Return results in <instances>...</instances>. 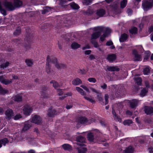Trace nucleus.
Wrapping results in <instances>:
<instances>
[{"label":"nucleus","mask_w":153,"mask_h":153,"mask_svg":"<svg viewBox=\"0 0 153 153\" xmlns=\"http://www.w3.org/2000/svg\"><path fill=\"white\" fill-rule=\"evenodd\" d=\"M142 6L144 11H148L152 7L153 0H146L143 1Z\"/></svg>","instance_id":"f257e3e1"},{"label":"nucleus","mask_w":153,"mask_h":153,"mask_svg":"<svg viewBox=\"0 0 153 153\" xmlns=\"http://www.w3.org/2000/svg\"><path fill=\"white\" fill-rule=\"evenodd\" d=\"M32 126V124L31 121L28 120L25 122L24 123V127L22 129L21 132L23 133L28 130Z\"/></svg>","instance_id":"f03ea898"},{"label":"nucleus","mask_w":153,"mask_h":153,"mask_svg":"<svg viewBox=\"0 0 153 153\" xmlns=\"http://www.w3.org/2000/svg\"><path fill=\"white\" fill-rule=\"evenodd\" d=\"M85 138L81 136H79L76 137V140L77 142L76 144L81 146H85L83 144L85 142Z\"/></svg>","instance_id":"7ed1b4c3"},{"label":"nucleus","mask_w":153,"mask_h":153,"mask_svg":"<svg viewBox=\"0 0 153 153\" xmlns=\"http://www.w3.org/2000/svg\"><path fill=\"white\" fill-rule=\"evenodd\" d=\"M99 27L95 28V32L91 35V39H95L98 38L102 32L99 30Z\"/></svg>","instance_id":"20e7f679"},{"label":"nucleus","mask_w":153,"mask_h":153,"mask_svg":"<svg viewBox=\"0 0 153 153\" xmlns=\"http://www.w3.org/2000/svg\"><path fill=\"white\" fill-rule=\"evenodd\" d=\"M32 111V108L28 105H25L23 107V113L25 115H29Z\"/></svg>","instance_id":"39448f33"},{"label":"nucleus","mask_w":153,"mask_h":153,"mask_svg":"<svg viewBox=\"0 0 153 153\" xmlns=\"http://www.w3.org/2000/svg\"><path fill=\"white\" fill-rule=\"evenodd\" d=\"M3 5L9 11H13L15 9L14 6L11 2L5 1L3 3Z\"/></svg>","instance_id":"423d86ee"},{"label":"nucleus","mask_w":153,"mask_h":153,"mask_svg":"<svg viewBox=\"0 0 153 153\" xmlns=\"http://www.w3.org/2000/svg\"><path fill=\"white\" fill-rule=\"evenodd\" d=\"M31 122V123H33L35 124H40L42 123V119L38 115H36L32 118Z\"/></svg>","instance_id":"0eeeda50"},{"label":"nucleus","mask_w":153,"mask_h":153,"mask_svg":"<svg viewBox=\"0 0 153 153\" xmlns=\"http://www.w3.org/2000/svg\"><path fill=\"white\" fill-rule=\"evenodd\" d=\"M143 111L147 115H153V108L152 107L145 106L144 107Z\"/></svg>","instance_id":"6e6552de"},{"label":"nucleus","mask_w":153,"mask_h":153,"mask_svg":"<svg viewBox=\"0 0 153 153\" xmlns=\"http://www.w3.org/2000/svg\"><path fill=\"white\" fill-rule=\"evenodd\" d=\"M56 111L52 108H49L47 111V116L51 117H54L55 115L57 114Z\"/></svg>","instance_id":"1a4fd4ad"},{"label":"nucleus","mask_w":153,"mask_h":153,"mask_svg":"<svg viewBox=\"0 0 153 153\" xmlns=\"http://www.w3.org/2000/svg\"><path fill=\"white\" fill-rule=\"evenodd\" d=\"M14 113L13 110L11 109H7L5 112V114L6 116V118L7 120H10L12 116H13Z\"/></svg>","instance_id":"9d476101"},{"label":"nucleus","mask_w":153,"mask_h":153,"mask_svg":"<svg viewBox=\"0 0 153 153\" xmlns=\"http://www.w3.org/2000/svg\"><path fill=\"white\" fill-rule=\"evenodd\" d=\"M82 12L85 16H91L94 13V10L92 8L90 7H89L87 10H83Z\"/></svg>","instance_id":"9b49d317"},{"label":"nucleus","mask_w":153,"mask_h":153,"mask_svg":"<svg viewBox=\"0 0 153 153\" xmlns=\"http://www.w3.org/2000/svg\"><path fill=\"white\" fill-rule=\"evenodd\" d=\"M51 61L50 56L48 55L47 58V62L46 64V71L48 74H49L51 72V67L49 65V63Z\"/></svg>","instance_id":"f8f14e48"},{"label":"nucleus","mask_w":153,"mask_h":153,"mask_svg":"<svg viewBox=\"0 0 153 153\" xmlns=\"http://www.w3.org/2000/svg\"><path fill=\"white\" fill-rule=\"evenodd\" d=\"M106 13V11L102 8L98 9L96 11V14L99 17H102Z\"/></svg>","instance_id":"ddd939ff"},{"label":"nucleus","mask_w":153,"mask_h":153,"mask_svg":"<svg viewBox=\"0 0 153 153\" xmlns=\"http://www.w3.org/2000/svg\"><path fill=\"white\" fill-rule=\"evenodd\" d=\"M99 30L101 31L102 32H104V34H105L107 36L111 32V30L108 28H106L102 26H99Z\"/></svg>","instance_id":"4468645a"},{"label":"nucleus","mask_w":153,"mask_h":153,"mask_svg":"<svg viewBox=\"0 0 153 153\" xmlns=\"http://www.w3.org/2000/svg\"><path fill=\"white\" fill-rule=\"evenodd\" d=\"M47 89L48 87H43L42 89L41 96L44 98H47L49 97L48 94L46 93Z\"/></svg>","instance_id":"2eb2a0df"},{"label":"nucleus","mask_w":153,"mask_h":153,"mask_svg":"<svg viewBox=\"0 0 153 153\" xmlns=\"http://www.w3.org/2000/svg\"><path fill=\"white\" fill-rule=\"evenodd\" d=\"M116 59V56L114 54H108L106 59L110 62L114 61Z\"/></svg>","instance_id":"dca6fc26"},{"label":"nucleus","mask_w":153,"mask_h":153,"mask_svg":"<svg viewBox=\"0 0 153 153\" xmlns=\"http://www.w3.org/2000/svg\"><path fill=\"white\" fill-rule=\"evenodd\" d=\"M133 53L134 56V60L135 61H139L141 59V56L139 55L135 50H134L133 51Z\"/></svg>","instance_id":"f3484780"},{"label":"nucleus","mask_w":153,"mask_h":153,"mask_svg":"<svg viewBox=\"0 0 153 153\" xmlns=\"http://www.w3.org/2000/svg\"><path fill=\"white\" fill-rule=\"evenodd\" d=\"M112 113L114 119L116 121L120 122H121L122 121L121 119L119 116L117 115L114 110L113 108L112 109Z\"/></svg>","instance_id":"a211bd4d"},{"label":"nucleus","mask_w":153,"mask_h":153,"mask_svg":"<svg viewBox=\"0 0 153 153\" xmlns=\"http://www.w3.org/2000/svg\"><path fill=\"white\" fill-rule=\"evenodd\" d=\"M82 83V82L81 80L78 78L74 79L72 82V84L74 85H78L79 84H81Z\"/></svg>","instance_id":"6ab92c4d"},{"label":"nucleus","mask_w":153,"mask_h":153,"mask_svg":"<svg viewBox=\"0 0 153 153\" xmlns=\"http://www.w3.org/2000/svg\"><path fill=\"white\" fill-rule=\"evenodd\" d=\"M128 38V35L125 33H123L121 35L119 39V40L120 42H122L126 41Z\"/></svg>","instance_id":"aec40b11"},{"label":"nucleus","mask_w":153,"mask_h":153,"mask_svg":"<svg viewBox=\"0 0 153 153\" xmlns=\"http://www.w3.org/2000/svg\"><path fill=\"white\" fill-rule=\"evenodd\" d=\"M134 150V148L132 146H130L124 150L123 152L124 153H133Z\"/></svg>","instance_id":"412c9836"},{"label":"nucleus","mask_w":153,"mask_h":153,"mask_svg":"<svg viewBox=\"0 0 153 153\" xmlns=\"http://www.w3.org/2000/svg\"><path fill=\"white\" fill-rule=\"evenodd\" d=\"M12 99L15 101L17 102H20L22 101V96L18 94L13 97Z\"/></svg>","instance_id":"4be33fe9"},{"label":"nucleus","mask_w":153,"mask_h":153,"mask_svg":"<svg viewBox=\"0 0 153 153\" xmlns=\"http://www.w3.org/2000/svg\"><path fill=\"white\" fill-rule=\"evenodd\" d=\"M138 101L136 100H134L130 102V107L131 108H134L137 105Z\"/></svg>","instance_id":"5701e85b"},{"label":"nucleus","mask_w":153,"mask_h":153,"mask_svg":"<svg viewBox=\"0 0 153 153\" xmlns=\"http://www.w3.org/2000/svg\"><path fill=\"white\" fill-rule=\"evenodd\" d=\"M9 142V140L6 138L0 140V148L2 147V145L5 146L6 143Z\"/></svg>","instance_id":"b1692460"},{"label":"nucleus","mask_w":153,"mask_h":153,"mask_svg":"<svg viewBox=\"0 0 153 153\" xmlns=\"http://www.w3.org/2000/svg\"><path fill=\"white\" fill-rule=\"evenodd\" d=\"M14 3L15 7H19L22 6V2L19 0H15Z\"/></svg>","instance_id":"393cba45"},{"label":"nucleus","mask_w":153,"mask_h":153,"mask_svg":"<svg viewBox=\"0 0 153 153\" xmlns=\"http://www.w3.org/2000/svg\"><path fill=\"white\" fill-rule=\"evenodd\" d=\"M88 122L87 119L85 117H80L78 120L79 123L81 124H84Z\"/></svg>","instance_id":"a878e982"},{"label":"nucleus","mask_w":153,"mask_h":153,"mask_svg":"<svg viewBox=\"0 0 153 153\" xmlns=\"http://www.w3.org/2000/svg\"><path fill=\"white\" fill-rule=\"evenodd\" d=\"M107 70L109 71H118L120 70L119 68H118L117 66H111L107 68Z\"/></svg>","instance_id":"bb28decb"},{"label":"nucleus","mask_w":153,"mask_h":153,"mask_svg":"<svg viewBox=\"0 0 153 153\" xmlns=\"http://www.w3.org/2000/svg\"><path fill=\"white\" fill-rule=\"evenodd\" d=\"M22 45L24 47L26 51L28 50L30 48V43L26 41L22 44Z\"/></svg>","instance_id":"cd10ccee"},{"label":"nucleus","mask_w":153,"mask_h":153,"mask_svg":"<svg viewBox=\"0 0 153 153\" xmlns=\"http://www.w3.org/2000/svg\"><path fill=\"white\" fill-rule=\"evenodd\" d=\"M80 45L76 42H73L71 45V47L73 49H76L80 47Z\"/></svg>","instance_id":"c85d7f7f"},{"label":"nucleus","mask_w":153,"mask_h":153,"mask_svg":"<svg viewBox=\"0 0 153 153\" xmlns=\"http://www.w3.org/2000/svg\"><path fill=\"white\" fill-rule=\"evenodd\" d=\"M134 80L135 81V83L139 85H141L142 84V79L141 78L139 77H134Z\"/></svg>","instance_id":"c756f323"},{"label":"nucleus","mask_w":153,"mask_h":153,"mask_svg":"<svg viewBox=\"0 0 153 153\" xmlns=\"http://www.w3.org/2000/svg\"><path fill=\"white\" fill-rule=\"evenodd\" d=\"M9 92L8 90H6L2 88L0 85V94L4 95L6 94H7Z\"/></svg>","instance_id":"7c9ffc66"},{"label":"nucleus","mask_w":153,"mask_h":153,"mask_svg":"<svg viewBox=\"0 0 153 153\" xmlns=\"http://www.w3.org/2000/svg\"><path fill=\"white\" fill-rule=\"evenodd\" d=\"M63 149L65 150H67L68 151H70L71 150L72 147L71 145L68 144H65L62 146Z\"/></svg>","instance_id":"2f4dec72"},{"label":"nucleus","mask_w":153,"mask_h":153,"mask_svg":"<svg viewBox=\"0 0 153 153\" xmlns=\"http://www.w3.org/2000/svg\"><path fill=\"white\" fill-rule=\"evenodd\" d=\"M79 153H85L87 150V148L85 147H78L77 148Z\"/></svg>","instance_id":"473e14b6"},{"label":"nucleus","mask_w":153,"mask_h":153,"mask_svg":"<svg viewBox=\"0 0 153 153\" xmlns=\"http://www.w3.org/2000/svg\"><path fill=\"white\" fill-rule=\"evenodd\" d=\"M69 5L73 9L78 10L79 8V6L77 4L74 2H72L70 3Z\"/></svg>","instance_id":"72a5a7b5"},{"label":"nucleus","mask_w":153,"mask_h":153,"mask_svg":"<svg viewBox=\"0 0 153 153\" xmlns=\"http://www.w3.org/2000/svg\"><path fill=\"white\" fill-rule=\"evenodd\" d=\"M0 12L4 16H5L7 15V13L6 10L3 8L1 5V3L0 1Z\"/></svg>","instance_id":"f704fd0d"},{"label":"nucleus","mask_w":153,"mask_h":153,"mask_svg":"<svg viewBox=\"0 0 153 153\" xmlns=\"http://www.w3.org/2000/svg\"><path fill=\"white\" fill-rule=\"evenodd\" d=\"M129 31L130 33L132 34H135L137 33V28L135 27H133L131 28V29L129 30Z\"/></svg>","instance_id":"c9c22d12"},{"label":"nucleus","mask_w":153,"mask_h":153,"mask_svg":"<svg viewBox=\"0 0 153 153\" xmlns=\"http://www.w3.org/2000/svg\"><path fill=\"white\" fill-rule=\"evenodd\" d=\"M25 62L26 63L27 65L29 67L31 66L33 64V61L30 59H26L25 60Z\"/></svg>","instance_id":"e433bc0d"},{"label":"nucleus","mask_w":153,"mask_h":153,"mask_svg":"<svg viewBox=\"0 0 153 153\" xmlns=\"http://www.w3.org/2000/svg\"><path fill=\"white\" fill-rule=\"evenodd\" d=\"M10 63L9 62H6L5 63H3L0 65V68L1 69H4L7 68L9 65Z\"/></svg>","instance_id":"4c0bfd02"},{"label":"nucleus","mask_w":153,"mask_h":153,"mask_svg":"<svg viewBox=\"0 0 153 153\" xmlns=\"http://www.w3.org/2000/svg\"><path fill=\"white\" fill-rule=\"evenodd\" d=\"M87 138L90 141L92 142L94 139V136L92 133H88V134Z\"/></svg>","instance_id":"58836bf2"},{"label":"nucleus","mask_w":153,"mask_h":153,"mask_svg":"<svg viewBox=\"0 0 153 153\" xmlns=\"http://www.w3.org/2000/svg\"><path fill=\"white\" fill-rule=\"evenodd\" d=\"M51 10V8L49 7H44V9L42 10V14H45Z\"/></svg>","instance_id":"ea45409f"},{"label":"nucleus","mask_w":153,"mask_h":153,"mask_svg":"<svg viewBox=\"0 0 153 153\" xmlns=\"http://www.w3.org/2000/svg\"><path fill=\"white\" fill-rule=\"evenodd\" d=\"M127 3V0H123L120 2V7L121 8H124L126 5Z\"/></svg>","instance_id":"a19ab883"},{"label":"nucleus","mask_w":153,"mask_h":153,"mask_svg":"<svg viewBox=\"0 0 153 153\" xmlns=\"http://www.w3.org/2000/svg\"><path fill=\"white\" fill-rule=\"evenodd\" d=\"M25 39L28 42H31L32 40L33 37L30 34H27L26 36Z\"/></svg>","instance_id":"79ce46f5"},{"label":"nucleus","mask_w":153,"mask_h":153,"mask_svg":"<svg viewBox=\"0 0 153 153\" xmlns=\"http://www.w3.org/2000/svg\"><path fill=\"white\" fill-rule=\"evenodd\" d=\"M147 92L148 91L146 88H143L141 91L140 95L141 97H143L146 95Z\"/></svg>","instance_id":"37998d69"},{"label":"nucleus","mask_w":153,"mask_h":153,"mask_svg":"<svg viewBox=\"0 0 153 153\" xmlns=\"http://www.w3.org/2000/svg\"><path fill=\"white\" fill-rule=\"evenodd\" d=\"M91 42L95 48H97L99 47L100 45L95 40L91 39Z\"/></svg>","instance_id":"c03bdc74"},{"label":"nucleus","mask_w":153,"mask_h":153,"mask_svg":"<svg viewBox=\"0 0 153 153\" xmlns=\"http://www.w3.org/2000/svg\"><path fill=\"white\" fill-rule=\"evenodd\" d=\"M21 33V29L20 27H18L13 33V34L16 36L19 35Z\"/></svg>","instance_id":"a18cd8bd"},{"label":"nucleus","mask_w":153,"mask_h":153,"mask_svg":"<svg viewBox=\"0 0 153 153\" xmlns=\"http://www.w3.org/2000/svg\"><path fill=\"white\" fill-rule=\"evenodd\" d=\"M51 83L53 84V87L55 88L56 89V88L59 86V84L56 81L54 80H52L50 82Z\"/></svg>","instance_id":"49530a36"},{"label":"nucleus","mask_w":153,"mask_h":153,"mask_svg":"<svg viewBox=\"0 0 153 153\" xmlns=\"http://www.w3.org/2000/svg\"><path fill=\"white\" fill-rule=\"evenodd\" d=\"M110 7L111 8H112L114 10H116L117 9V2H114V3L111 4L110 5Z\"/></svg>","instance_id":"de8ad7c7"},{"label":"nucleus","mask_w":153,"mask_h":153,"mask_svg":"<svg viewBox=\"0 0 153 153\" xmlns=\"http://www.w3.org/2000/svg\"><path fill=\"white\" fill-rule=\"evenodd\" d=\"M55 67L58 69H60L62 68H64L66 67L65 65L63 64H56L55 65Z\"/></svg>","instance_id":"09e8293b"},{"label":"nucleus","mask_w":153,"mask_h":153,"mask_svg":"<svg viewBox=\"0 0 153 153\" xmlns=\"http://www.w3.org/2000/svg\"><path fill=\"white\" fill-rule=\"evenodd\" d=\"M92 0H83V3L84 5H89L92 2Z\"/></svg>","instance_id":"8fccbe9b"},{"label":"nucleus","mask_w":153,"mask_h":153,"mask_svg":"<svg viewBox=\"0 0 153 153\" xmlns=\"http://www.w3.org/2000/svg\"><path fill=\"white\" fill-rule=\"evenodd\" d=\"M143 73L144 74L148 75L150 73V69L148 67L144 68L143 70Z\"/></svg>","instance_id":"3c124183"},{"label":"nucleus","mask_w":153,"mask_h":153,"mask_svg":"<svg viewBox=\"0 0 153 153\" xmlns=\"http://www.w3.org/2000/svg\"><path fill=\"white\" fill-rule=\"evenodd\" d=\"M132 122L131 120H126L123 122V124L125 125H129L130 124L132 123Z\"/></svg>","instance_id":"603ef678"},{"label":"nucleus","mask_w":153,"mask_h":153,"mask_svg":"<svg viewBox=\"0 0 153 153\" xmlns=\"http://www.w3.org/2000/svg\"><path fill=\"white\" fill-rule=\"evenodd\" d=\"M12 82V80H9L8 79H5L4 81L3 84H4L5 85H7L10 84Z\"/></svg>","instance_id":"864d4df0"},{"label":"nucleus","mask_w":153,"mask_h":153,"mask_svg":"<svg viewBox=\"0 0 153 153\" xmlns=\"http://www.w3.org/2000/svg\"><path fill=\"white\" fill-rule=\"evenodd\" d=\"M150 55V53L149 51H147L145 53L144 59L147 60Z\"/></svg>","instance_id":"5fc2aeb1"},{"label":"nucleus","mask_w":153,"mask_h":153,"mask_svg":"<svg viewBox=\"0 0 153 153\" xmlns=\"http://www.w3.org/2000/svg\"><path fill=\"white\" fill-rule=\"evenodd\" d=\"M51 61L50 62H52V63H53L55 65L56 64H58V63L57 62V59L56 58H52L51 59Z\"/></svg>","instance_id":"6e6d98bb"},{"label":"nucleus","mask_w":153,"mask_h":153,"mask_svg":"<svg viewBox=\"0 0 153 153\" xmlns=\"http://www.w3.org/2000/svg\"><path fill=\"white\" fill-rule=\"evenodd\" d=\"M109 98V96L108 94H106L105 95V105H106L108 103V100Z\"/></svg>","instance_id":"4d7b16f0"},{"label":"nucleus","mask_w":153,"mask_h":153,"mask_svg":"<svg viewBox=\"0 0 153 153\" xmlns=\"http://www.w3.org/2000/svg\"><path fill=\"white\" fill-rule=\"evenodd\" d=\"M88 81L90 82H93V83H95L97 81L96 79L95 78L93 77L88 78Z\"/></svg>","instance_id":"13d9d810"},{"label":"nucleus","mask_w":153,"mask_h":153,"mask_svg":"<svg viewBox=\"0 0 153 153\" xmlns=\"http://www.w3.org/2000/svg\"><path fill=\"white\" fill-rule=\"evenodd\" d=\"M107 36L105 34H103L100 37V40L102 42H103L105 40V37Z\"/></svg>","instance_id":"bf43d9fd"},{"label":"nucleus","mask_w":153,"mask_h":153,"mask_svg":"<svg viewBox=\"0 0 153 153\" xmlns=\"http://www.w3.org/2000/svg\"><path fill=\"white\" fill-rule=\"evenodd\" d=\"M97 97L98 100L100 102H103V98L101 97V94L97 95Z\"/></svg>","instance_id":"052dcab7"},{"label":"nucleus","mask_w":153,"mask_h":153,"mask_svg":"<svg viewBox=\"0 0 153 153\" xmlns=\"http://www.w3.org/2000/svg\"><path fill=\"white\" fill-rule=\"evenodd\" d=\"M57 92L58 93L57 94L59 96H60L62 95L63 93V92L62 91V89H57Z\"/></svg>","instance_id":"680f3d73"},{"label":"nucleus","mask_w":153,"mask_h":153,"mask_svg":"<svg viewBox=\"0 0 153 153\" xmlns=\"http://www.w3.org/2000/svg\"><path fill=\"white\" fill-rule=\"evenodd\" d=\"M84 97L85 99L88 100V101L90 102H91L93 103L95 102V101L91 99H90L85 96Z\"/></svg>","instance_id":"e2e57ef3"},{"label":"nucleus","mask_w":153,"mask_h":153,"mask_svg":"<svg viewBox=\"0 0 153 153\" xmlns=\"http://www.w3.org/2000/svg\"><path fill=\"white\" fill-rule=\"evenodd\" d=\"M80 87L86 90L87 92L88 93L90 92L89 89L85 86L84 85H81L80 86Z\"/></svg>","instance_id":"0e129e2a"},{"label":"nucleus","mask_w":153,"mask_h":153,"mask_svg":"<svg viewBox=\"0 0 153 153\" xmlns=\"http://www.w3.org/2000/svg\"><path fill=\"white\" fill-rule=\"evenodd\" d=\"M22 117V116L20 114H18L16 115L14 117V119L15 120H17L19 118H20Z\"/></svg>","instance_id":"69168bd1"},{"label":"nucleus","mask_w":153,"mask_h":153,"mask_svg":"<svg viewBox=\"0 0 153 153\" xmlns=\"http://www.w3.org/2000/svg\"><path fill=\"white\" fill-rule=\"evenodd\" d=\"M5 79L4 77V76L2 75L0 76V82L2 83H3Z\"/></svg>","instance_id":"338daca9"},{"label":"nucleus","mask_w":153,"mask_h":153,"mask_svg":"<svg viewBox=\"0 0 153 153\" xmlns=\"http://www.w3.org/2000/svg\"><path fill=\"white\" fill-rule=\"evenodd\" d=\"M113 45V43L111 41H108L106 43V45L107 46H110Z\"/></svg>","instance_id":"774afa93"}]
</instances>
